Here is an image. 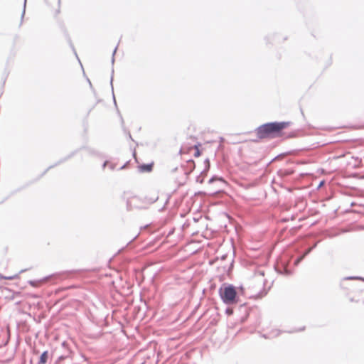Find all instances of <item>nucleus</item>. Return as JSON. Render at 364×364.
<instances>
[{"instance_id":"nucleus-1","label":"nucleus","mask_w":364,"mask_h":364,"mask_svg":"<svg viewBox=\"0 0 364 364\" xmlns=\"http://www.w3.org/2000/svg\"><path fill=\"white\" fill-rule=\"evenodd\" d=\"M289 125V122H272L264 124L257 129L259 139L273 138L282 136V131Z\"/></svg>"},{"instance_id":"nucleus-2","label":"nucleus","mask_w":364,"mask_h":364,"mask_svg":"<svg viewBox=\"0 0 364 364\" xmlns=\"http://www.w3.org/2000/svg\"><path fill=\"white\" fill-rule=\"evenodd\" d=\"M220 295L224 303L232 304L237 302V291L232 285H224L220 289Z\"/></svg>"},{"instance_id":"nucleus-3","label":"nucleus","mask_w":364,"mask_h":364,"mask_svg":"<svg viewBox=\"0 0 364 364\" xmlns=\"http://www.w3.org/2000/svg\"><path fill=\"white\" fill-rule=\"evenodd\" d=\"M215 263L217 271L220 273H229L232 269L233 260L230 257H223L220 259H217Z\"/></svg>"},{"instance_id":"nucleus-4","label":"nucleus","mask_w":364,"mask_h":364,"mask_svg":"<svg viewBox=\"0 0 364 364\" xmlns=\"http://www.w3.org/2000/svg\"><path fill=\"white\" fill-rule=\"evenodd\" d=\"M199 145H194L193 146H183L180 150L181 154H188L193 153L194 157H199L200 156V151L199 150Z\"/></svg>"},{"instance_id":"nucleus-5","label":"nucleus","mask_w":364,"mask_h":364,"mask_svg":"<svg viewBox=\"0 0 364 364\" xmlns=\"http://www.w3.org/2000/svg\"><path fill=\"white\" fill-rule=\"evenodd\" d=\"M46 281H47V278H45V279H43L42 280H39V281H31L30 284H31V286H33L34 287H38L41 286Z\"/></svg>"},{"instance_id":"nucleus-6","label":"nucleus","mask_w":364,"mask_h":364,"mask_svg":"<svg viewBox=\"0 0 364 364\" xmlns=\"http://www.w3.org/2000/svg\"><path fill=\"white\" fill-rule=\"evenodd\" d=\"M47 359H48V351H45L41 354V355L40 357L39 363L40 364L46 363Z\"/></svg>"},{"instance_id":"nucleus-7","label":"nucleus","mask_w":364,"mask_h":364,"mask_svg":"<svg viewBox=\"0 0 364 364\" xmlns=\"http://www.w3.org/2000/svg\"><path fill=\"white\" fill-rule=\"evenodd\" d=\"M152 164L142 165L140 166V169L142 171L149 172L152 170Z\"/></svg>"},{"instance_id":"nucleus-8","label":"nucleus","mask_w":364,"mask_h":364,"mask_svg":"<svg viewBox=\"0 0 364 364\" xmlns=\"http://www.w3.org/2000/svg\"><path fill=\"white\" fill-rule=\"evenodd\" d=\"M14 278V276L4 277V279H13Z\"/></svg>"},{"instance_id":"nucleus-9","label":"nucleus","mask_w":364,"mask_h":364,"mask_svg":"<svg viewBox=\"0 0 364 364\" xmlns=\"http://www.w3.org/2000/svg\"><path fill=\"white\" fill-rule=\"evenodd\" d=\"M58 14H60V10L59 9H57L55 11V14L58 15Z\"/></svg>"}]
</instances>
